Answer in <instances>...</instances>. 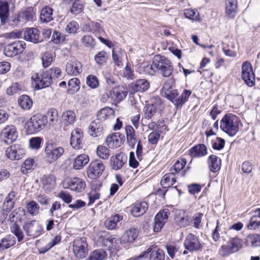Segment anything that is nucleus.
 <instances>
[{
  "instance_id": "obj_38",
  "label": "nucleus",
  "mask_w": 260,
  "mask_h": 260,
  "mask_svg": "<svg viewBox=\"0 0 260 260\" xmlns=\"http://www.w3.org/2000/svg\"><path fill=\"white\" fill-rule=\"evenodd\" d=\"M21 21L23 23L27 21H32L35 15V12L32 7H28L25 10L19 12Z\"/></svg>"
},
{
  "instance_id": "obj_41",
  "label": "nucleus",
  "mask_w": 260,
  "mask_h": 260,
  "mask_svg": "<svg viewBox=\"0 0 260 260\" xmlns=\"http://www.w3.org/2000/svg\"><path fill=\"white\" fill-rule=\"evenodd\" d=\"M89 157L87 155L80 154L76 157L73 164V168L76 170L81 169L89 162Z\"/></svg>"
},
{
  "instance_id": "obj_4",
  "label": "nucleus",
  "mask_w": 260,
  "mask_h": 260,
  "mask_svg": "<svg viewBox=\"0 0 260 260\" xmlns=\"http://www.w3.org/2000/svg\"><path fill=\"white\" fill-rule=\"evenodd\" d=\"M45 153L48 161L52 162L63 154L64 149L62 147H57L52 140H49L46 143Z\"/></svg>"
},
{
  "instance_id": "obj_52",
  "label": "nucleus",
  "mask_w": 260,
  "mask_h": 260,
  "mask_svg": "<svg viewBox=\"0 0 260 260\" xmlns=\"http://www.w3.org/2000/svg\"><path fill=\"white\" fill-rule=\"evenodd\" d=\"M25 210L21 208H19L14 210L9 215V218L11 222H16L15 219L16 220H20L21 216L25 215Z\"/></svg>"
},
{
  "instance_id": "obj_48",
  "label": "nucleus",
  "mask_w": 260,
  "mask_h": 260,
  "mask_svg": "<svg viewBox=\"0 0 260 260\" xmlns=\"http://www.w3.org/2000/svg\"><path fill=\"white\" fill-rule=\"evenodd\" d=\"M246 228L250 230H255L260 228V219L257 215V213L251 217Z\"/></svg>"
},
{
  "instance_id": "obj_22",
  "label": "nucleus",
  "mask_w": 260,
  "mask_h": 260,
  "mask_svg": "<svg viewBox=\"0 0 260 260\" xmlns=\"http://www.w3.org/2000/svg\"><path fill=\"white\" fill-rule=\"evenodd\" d=\"M24 39L26 41L34 44L40 43L43 41L39 30L35 27L29 28L25 31Z\"/></svg>"
},
{
  "instance_id": "obj_3",
  "label": "nucleus",
  "mask_w": 260,
  "mask_h": 260,
  "mask_svg": "<svg viewBox=\"0 0 260 260\" xmlns=\"http://www.w3.org/2000/svg\"><path fill=\"white\" fill-rule=\"evenodd\" d=\"M47 122L46 117L37 114L32 116L25 124V129L29 134L37 133L44 128Z\"/></svg>"
},
{
  "instance_id": "obj_55",
  "label": "nucleus",
  "mask_w": 260,
  "mask_h": 260,
  "mask_svg": "<svg viewBox=\"0 0 260 260\" xmlns=\"http://www.w3.org/2000/svg\"><path fill=\"white\" fill-rule=\"evenodd\" d=\"M108 55L106 51H101L94 56V60L98 64L101 65L106 62Z\"/></svg>"
},
{
  "instance_id": "obj_6",
  "label": "nucleus",
  "mask_w": 260,
  "mask_h": 260,
  "mask_svg": "<svg viewBox=\"0 0 260 260\" xmlns=\"http://www.w3.org/2000/svg\"><path fill=\"white\" fill-rule=\"evenodd\" d=\"M62 187L77 192H82L86 186L85 182L78 177H67L62 182Z\"/></svg>"
},
{
  "instance_id": "obj_61",
  "label": "nucleus",
  "mask_w": 260,
  "mask_h": 260,
  "mask_svg": "<svg viewBox=\"0 0 260 260\" xmlns=\"http://www.w3.org/2000/svg\"><path fill=\"white\" fill-rule=\"evenodd\" d=\"M86 84L90 88L94 89L99 86V82L95 76L90 75L86 78Z\"/></svg>"
},
{
  "instance_id": "obj_19",
  "label": "nucleus",
  "mask_w": 260,
  "mask_h": 260,
  "mask_svg": "<svg viewBox=\"0 0 260 260\" xmlns=\"http://www.w3.org/2000/svg\"><path fill=\"white\" fill-rule=\"evenodd\" d=\"M127 94V89L123 86L115 87L109 91L110 102H119L123 100Z\"/></svg>"
},
{
  "instance_id": "obj_45",
  "label": "nucleus",
  "mask_w": 260,
  "mask_h": 260,
  "mask_svg": "<svg viewBox=\"0 0 260 260\" xmlns=\"http://www.w3.org/2000/svg\"><path fill=\"white\" fill-rule=\"evenodd\" d=\"M125 55V52L120 48H114L112 50V58L118 66H122V59Z\"/></svg>"
},
{
  "instance_id": "obj_59",
  "label": "nucleus",
  "mask_w": 260,
  "mask_h": 260,
  "mask_svg": "<svg viewBox=\"0 0 260 260\" xmlns=\"http://www.w3.org/2000/svg\"><path fill=\"white\" fill-rule=\"evenodd\" d=\"M87 26L89 28V30L93 32L101 34L104 31L101 24L97 22L90 21L88 23Z\"/></svg>"
},
{
  "instance_id": "obj_40",
  "label": "nucleus",
  "mask_w": 260,
  "mask_h": 260,
  "mask_svg": "<svg viewBox=\"0 0 260 260\" xmlns=\"http://www.w3.org/2000/svg\"><path fill=\"white\" fill-rule=\"evenodd\" d=\"M191 93V91L186 89L184 90L181 94L179 95L178 99L175 100L174 102V105L176 108L177 109L181 108L187 101Z\"/></svg>"
},
{
  "instance_id": "obj_54",
  "label": "nucleus",
  "mask_w": 260,
  "mask_h": 260,
  "mask_svg": "<svg viewBox=\"0 0 260 260\" xmlns=\"http://www.w3.org/2000/svg\"><path fill=\"white\" fill-rule=\"evenodd\" d=\"M83 8L84 5L83 2L80 0L75 1L72 5L71 12L75 15H78L82 12Z\"/></svg>"
},
{
  "instance_id": "obj_25",
  "label": "nucleus",
  "mask_w": 260,
  "mask_h": 260,
  "mask_svg": "<svg viewBox=\"0 0 260 260\" xmlns=\"http://www.w3.org/2000/svg\"><path fill=\"white\" fill-rule=\"evenodd\" d=\"M119 240L116 238H106L105 237L100 235L96 239V244L99 247L106 246L109 248H116V243H119Z\"/></svg>"
},
{
  "instance_id": "obj_47",
  "label": "nucleus",
  "mask_w": 260,
  "mask_h": 260,
  "mask_svg": "<svg viewBox=\"0 0 260 260\" xmlns=\"http://www.w3.org/2000/svg\"><path fill=\"white\" fill-rule=\"evenodd\" d=\"M20 106L23 109L29 110L32 105V101L30 98L26 95H22L18 100Z\"/></svg>"
},
{
  "instance_id": "obj_1",
  "label": "nucleus",
  "mask_w": 260,
  "mask_h": 260,
  "mask_svg": "<svg viewBox=\"0 0 260 260\" xmlns=\"http://www.w3.org/2000/svg\"><path fill=\"white\" fill-rule=\"evenodd\" d=\"M145 70L149 75L159 72L162 76L167 77L172 74L173 68L171 62L168 58L164 56L157 55L154 57L152 64L147 66Z\"/></svg>"
},
{
  "instance_id": "obj_51",
  "label": "nucleus",
  "mask_w": 260,
  "mask_h": 260,
  "mask_svg": "<svg viewBox=\"0 0 260 260\" xmlns=\"http://www.w3.org/2000/svg\"><path fill=\"white\" fill-rule=\"evenodd\" d=\"M80 80L77 78L70 79L68 82L69 92L72 94L77 92L80 89Z\"/></svg>"
},
{
  "instance_id": "obj_12",
  "label": "nucleus",
  "mask_w": 260,
  "mask_h": 260,
  "mask_svg": "<svg viewBox=\"0 0 260 260\" xmlns=\"http://www.w3.org/2000/svg\"><path fill=\"white\" fill-rule=\"evenodd\" d=\"M242 78L249 87L255 83V76L251 64L248 61H244L242 65Z\"/></svg>"
},
{
  "instance_id": "obj_8",
  "label": "nucleus",
  "mask_w": 260,
  "mask_h": 260,
  "mask_svg": "<svg viewBox=\"0 0 260 260\" xmlns=\"http://www.w3.org/2000/svg\"><path fill=\"white\" fill-rule=\"evenodd\" d=\"M73 251L77 257L83 258L86 256L88 253V248L85 237H77L74 240Z\"/></svg>"
},
{
  "instance_id": "obj_15",
  "label": "nucleus",
  "mask_w": 260,
  "mask_h": 260,
  "mask_svg": "<svg viewBox=\"0 0 260 260\" xmlns=\"http://www.w3.org/2000/svg\"><path fill=\"white\" fill-rule=\"evenodd\" d=\"M23 229L27 235L32 237H37L42 234L43 227L35 220L25 222Z\"/></svg>"
},
{
  "instance_id": "obj_28",
  "label": "nucleus",
  "mask_w": 260,
  "mask_h": 260,
  "mask_svg": "<svg viewBox=\"0 0 260 260\" xmlns=\"http://www.w3.org/2000/svg\"><path fill=\"white\" fill-rule=\"evenodd\" d=\"M148 209V205L145 202L135 203L131 210L132 215L135 217H139L144 214Z\"/></svg>"
},
{
  "instance_id": "obj_23",
  "label": "nucleus",
  "mask_w": 260,
  "mask_h": 260,
  "mask_svg": "<svg viewBox=\"0 0 260 260\" xmlns=\"http://www.w3.org/2000/svg\"><path fill=\"white\" fill-rule=\"evenodd\" d=\"M124 136L119 133H115L109 135L106 139V143L109 147L115 148L119 147L123 143Z\"/></svg>"
},
{
  "instance_id": "obj_57",
  "label": "nucleus",
  "mask_w": 260,
  "mask_h": 260,
  "mask_svg": "<svg viewBox=\"0 0 260 260\" xmlns=\"http://www.w3.org/2000/svg\"><path fill=\"white\" fill-rule=\"evenodd\" d=\"M96 154L100 158L103 159H108L110 155L109 149L102 145H100L97 147Z\"/></svg>"
},
{
  "instance_id": "obj_39",
  "label": "nucleus",
  "mask_w": 260,
  "mask_h": 260,
  "mask_svg": "<svg viewBox=\"0 0 260 260\" xmlns=\"http://www.w3.org/2000/svg\"><path fill=\"white\" fill-rule=\"evenodd\" d=\"M210 170L212 172H217L220 169L221 159L215 155H211L208 158Z\"/></svg>"
},
{
  "instance_id": "obj_7",
  "label": "nucleus",
  "mask_w": 260,
  "mask_h": 260,
  "mask_svg": "<svg viewBox=\"0 0 260 260\" xmlns=\"http://www.w3.org/2000/svg\"><path fill=\"white\" fill-rule=\"evenodd\" d=\"M31 80L35 83V88L37 89L48 87L52 83L50 75L46 71L34 74L31 76Z\"/></svg>"
},
{
  "instance_id": "obj_35",
  "label": "nucleus",
  "mask_w": 260,
  "mask_h": 260,
  "mask_svg": "<svg viewBox=\"0 0 260 260\" xmlns=\"http://www.w3.org/2000/svg\"><path fill=\"white\" fill-rule=\"evenodd\" d=\"M16 243L15 238L11 235H8L0 240V252L9 248Z\"/></svg>"
},
{
  "instance_id": "obj_50",
  "label": "nucleus",
  "mask_w": 260,
  "mask_h": 260,
  "mask_svg": "<svg viewBox=\"0 0 260 260\" xmlns=\"http://www.w3.org/2000/svg\"><path fill=\"white\" fill-rule=\"evenodd\" d=\"M34 160L31 158H27L22 165L21 172L24 174H27L34 169Z\"/></svg>"
},
{
  "instance_id": "obj_43",
  "label": "nucleus",
  "mask_w": 260,
  "mask_h": 260,
  "mask_svg": "<svg viewBox=\"0 0 260 260\" xmlns=\"http://www.w3.org/2000/svg\"><path fill=\"white\" fill-rule=\"evenodd\" d=\"M40 20L42 22L48 23L53 20V9L49 6L44 7L41 12Z\"/></svg>"
},
{
  "instance_id": "obj_9",
  "label": "nucleus",
  "mask_w": 260,
  "mask_h": 260,
  "mask_svg": "<svg viewBox=\"0 0 260 260\" xmlns=\"http://www.w3.org/2000/svg\"><path fill=\"white\" fill-rule=\"evenodd\" d=\"M25 47L26 44L24 42H14L5 47L4 53L7 57H13L22 53Z\"/></svg>"
},
{
  "instance_id": "obj_10",
  "label": "nucleus",
  "mask_w": 260,
  "mask_h": 260,
  "mask_svg": "<svg viewBox=\"0 0 260 260\" xmlns=\"http://www.w3.org/2000/svg\"><path fill=\"white\" fill-rule=\"evenodd\" d=\"M6 155L11 160H19L24 156L25 151L23 146L19 144L12 145L7 148Z\"/></svg>"
},
{
  "instance_id": "obj_13",
  "label": "nucleus",
  "mask_w": 260,
  "mask_h": 260,
  "mask_svg": "<svg viewBox=\"0 0 260 260\" xmlns=\"http://www.w3.org/2000/svg\"><path fill=\"white\" fill-rule=\"evenodd\" d=\"M105 170V166L103 162L99 159H96L90 162L87 169L88 177L92 179L99 178Z\"/></svg>"
},
{
  "instance_id": "obj_46",
  "label": "nucleus",
  "mask_w": 260,
  "mask_h": 260,
  "mask_svg": "<svg viewBox=\"0 0 260 260\" xmlns=\"http://www.w3.org/2000/svg\"><path fill=\"white\" fill-rule=\"evenodd\" d=\"M62 116L63 121L66 123V126L68 125H72L76 119L75 113L74 111L71 110H68L64 112Z\"/></svg>"
},
{
  "instance_id": "obj_29",
  "label": "nucleus",
  "mask_w": 260,
  "mask_h": 260,
  "mask_svg": "<svg viewBox=\"0 0 260 260\" xmlns=\"http://www.w3.org/2000/svg\"><path fill=\"white\" fill-rule=\"evenodd\" d=\"M138 235V230L135 228H131L123 234L121 238V242L132 243L137 238Z\"/></svg>"
},
{
  "instance_id": "obj_20",
  "label": "nucleus",
  "mask_w": 260,
  "mask_h": 260,
  "mask_svg": "<svg viewBox=\"0 0 260 260\" xmlns=\"http://www.w3.org/2000/svg\"><path fill=\"white\" fill-rule=\"evenodd\" d=\"M66 72L68 75L76 76L82 72L81 62L76 59L69 60L66 66Z\"/></svg>"
},
{
  "instance_id": "obj_37",
  "label": "nucleus",
  "mask_w": 260,
  "mask_h": 260,
  "mask_svg": "<svg viewBox=\"0 0 260 260\" xmlns=\"http://www.w3.org/2000/svg\"><path fill=\"white\" fill-rule=\"evenodd\" d=\"M148 127L150 129L158 132L159 133H162L168 131L167 127L162 119H160L156 122L154 121L150 122L148 124Z\"/></svg>"
},
{
  "instance_id": "obj_32",
  "label": "nucleus",
  "mask_w": 260,
  "mask_h": 260,
  "mask_svg": "<svg viewBox=\"0 0 260 260\" xmlns=\"http://www.w3.org/2000/svg\"><path fill=\"white\" fill-rule=\"evenodd\" d=\"M225 5L226 15L230 18H234L237 14V1L226 0Z\"/></svg>"
},
{
  "instance_id": "obj_31",
  "label": "nucleus",
  "mask_w": 260,
  "mask_h": 260,
  "mask_svg": "<svg viewBox=\"0 0 260 260\" xmlns=\"http://www.w3.org/2000/svg\"><path fill=\"white\" fill-rule=\"evenodd\" d=\"M9 16V6L8 1L0 0V19L2 24H5Z\"/></svg>"
},
{
  "instance_id": "obj_49",
  "label": "nucleus",
  "mask_w": 260,
  "mask_h": 260,
  "mask_svg": "<svg viewBox=\"0 0 260 260\" xmlns=\"http://www.w3.org/2000/svg\"><path fill=\"white\" fill-rule=\"evenodd\" d=\"M107 254L105 250L102 249L95 250L91 253L89 256L86 260H103Z\"/></svg>"
},
{
  "instance_id": "obj_60",
  "label": "nucleus",
  "mask_w": 260,
  "mask_h": 260,
  "mask_svg": "<svg viewBox=\"0 0 260 260\" xmlns=\"http://www.w3.org/2000/svg\"><path fill=\"white\" fill-rule=\"evenodd\" d=\"M186 161L185 158H182L180 160H177L171 169V172H174V174L178 173L185 166Z\"/></svg>"
},
{
  "instance_id": "obj_64",
  "label": "nucleus",
  "mask_w": 260,
  "mask_h": 260,
  "mask_svg": "<svg viewBox=\"0 0 260 260\" xmlns=\"http://www.w3.org/2000/svg\"><path fill=\"white\" fill-rule=\"evenodd\" d=\"M184 15L186 17L193 20H197L199 17V12L196 10L190 9L185 10Z\"/></svg>"
},
{
  "instance_id": "obj_18",
  "label": "nucleus",
  "mask_w": 260,
  "mask_h": 260,
  "mask_svg": "<svg viewBox=\"0 0 260 260\" xmlns=\"http://www.w3.org/2000/svg\"><path fill=\"white\" fill-rule=\"evenodd\" d=\"M150 103L145 107V117L147 119L151 118L156 113V111L160 108L161 106V99L158 96L153 97Z\"/></svg>"
},
{
  "instance_id": "obj_17",
  "label": "nucleus",
  "mask_w": 260,
  "mask_h": 260,
  "mask_svg": "<svg viewBox=\"0 0 260 260\" xmlns=\"http://www.w3.org/2000/svg\"><path fill=\"white\" fill-rule=\"evenodd\" d=\"M83 132L81 129L77 128L71 134L70 144L73 148L79 150L83 146Z\"/></svg>"
},
{
  "instance_id": "obj_42",
  "label": "nucleus",
  "mask_w": 260,
  "mask_h": 260,
  "mask_svg": "<svg viewBox=\"0 0 260 260\" xmlns=\"http://www.w3.org/2000/svg\"><path fill=\"white\" fill-rule=\"evenodd\" d=\"M122 216L116 214L108 218L105 222V225L108 230H114L116 228L118 222L122 220Z\"/></svg>"
},
{
  "instance_id": "obj_34",
  "label": "nucleus",
  "mask_w": 260,
  "mask_h": 260,
  "mask_svg": "<svg viewBox=\"0 0 260 260\" xmlns=\"http://www.w3.org/2000/svg\"><path fill=\"white\" fill-rule=\"evenodd\" d=\"M114 114V111L113 109L106 107L98 111L96 115L97 118L96 119L103 122L107 119L113 116Z\"/></svg>"
},
{
  "instance_id": "obj_5",
  "label": "nucleus",
  "mask_w": 260,
  "mask_h": 260,
  "mask_svg": "<svg viewBox=\"0 0 260 260\" xmlns=\"http://www.w3.org/2000/svg\"><path fill=\"white\" fill-rule=\"evenodd\" d=\"M242 247V241L238 237L232 238L226 245H222L219 253L222 256H225L231 253L239 251Z\"/></svg>"
},
{
  "instance_id": "obj_44",
  "label": "nucleus",
  "mask_w": 260,
  "mask_h": 260,
  "mask_svg": "<svg viewBox=\"0 0 260 260\" xmlns=\"http://www.w3.org/2000/svg\"><path fill=\"white\" fill-rule=\"evenodd\" d=\"M42 182L43 188L45 190H50L53 188L55 184V177L53 175H44Z\"/></svg>"
},
{
  "instance_id": "obj_14",
  "label": "nucleus",
  "mask_w": 260,
  "mask_h": 260,
  "mask_svg": "<svg viewBox=\"0 0 260 260\" xmlns=\"http://www.w3.org/2000/svg\"><path fill=\"white\" fill-rule=\"evenodd\" d=\"M184 246L186 249L191 252L201 250L202 246L199 238L193 234H189L184 241Z\"/></svg>"
},
{
  "instance_id": "obj_62",
  "label": "nucleus",
  "mask_w": 260,
  "mask_h": 260,
  "mask_svg": "<svg viewBox=\"0 0 260 260\" xmlns=\"http://www.w3.org/2000/svg\"><path fill=\"white\" fill-rule=\"evenodd\" d=\"M10 25L16 26L20 23H23L21 21V18L20 17L19 13L18 14H15L11 16L9 18H8L7 21Z\"/></svg>"
},
{
  "instance_id": "obj_53",
  "label": "nucleus",
  "mask_w": 260,
  "mask_h": 260,
  "mask_svg": "<svg viewBox=\"0 0 260 260\" xmlns=\"http://www.w3.org/2000/svg\"><path fill=\"white\" fill-rule=\"evenodd\" d=\"M26 207L28 212L32 215H36L39 212V206L35 201L29 202L26 204Z\"/></svg>"
},
{
  "instance_id": "obj_30",
  "label": "nucleus",
  "mask_w": 260,
  "mask_h": 260,
  "mask_svg": "<svg viewBox=\"0 0 260 260\" xmlns=\"http://www.w3.org/2000/svg\"><path fill=\"white\" fill-rule=\"evenodd\" d=\"M150 253L149 260H164L165 253L161 249L156 250H152L150 248H149L147 251H145L143 254H141L138 256V258H141L145 256V255Z\"/></svg>"
},
{
  "instance_id": "obj_56",
  "label": "nucleus",
  "mask_w": 260,
  "mask_h": 260,
  "mask_svg": "<svg viewBox=\"0 0 260 260\" xmlns=\"http://www.w3.org/2000/svg\"><path fill=\"white\" fill-rule=\"evenodd\" d=\"M125 131L127 136V141L132 144L136 143L135 131L131 125H127L125 126Z\"/></svg>"
},
{
  "instance_id": "obj_36",
  "label": "nucleus",
  "mask_w": 260,
  "mask_h": 260,
  "mask_svg": "<svg viewBox=\"0 0 260 260\" xmlns=\"http://www.w3.org/2000/svg\"><path fill=\"white\" fill-rule=\"evenodd\" d=\"M176 181L174 172L166 174L162 178L160 183L163 188H166L172 186Z\"/></svg>"
},
{
  "instance_id": "obj_16",
  "label": "nucleus",
  "mask_w": 260,
  "mask_h": 260,
  "mask_svg": "<svg viewBox=\"0 0 260 260\" xmlns=\"http://www.w3.org/2000/svg\"><path fill=\"white\" fill-rule=\"evenodd\" d=\"M169 214L170 211L167 208L160 210L156 214L153 223V230L155 232L160 231L167 222Z\"/></svg>"
},
{
  "instance_id": "obj_33",
  "label": "nucleus",
  "mask_w": 260,
  "mask_h": 260,
  "mask_svg": "<svg viewBox=\"0 0 260 260\" xmlns=\"http://www.w3.org/2000/svg\"><path fill=\"white\" fill-rule=\"evenodd\" d=\"M245 244L251 248L260 247V234H251L245 238Z\"/></svg>"
},
{
  "instance_id": "obj_21",
  "label": "nucleus",
  "mask_w": 260,
  "mask_h": 260,
  "mask_svg": "<svg viewBox=\"0 0 260 260\" xmlns=\"http://www.w3.org/2000/svg\"><path fill=\"white\" fill-rule=\"evenodd\" d=\"M150 87L149 82L145 79L137 80L129 85V89L132 92H144L147 91Z\"/></svg>"
},
{
  "instance_id": "obj_58",
  "label": "nucleus",
  "mask_w": 260,
  "mask_h": 260,
  "mask_svg": "<svg viewBox=\"0 0 260 260\" xmlns=\"http://www.w3.org/2000/svg\"><path fill=\"white\" fill-rule=\"evenodd\" d=\"M45 117L49 119L50 123L55 124L58 121V111L55 109L51 108L48 110L47 113V116Z\"/></svg>"
},
{
  "instance_id": "obj_11",
  "label": "nucleus",
  "mask_w": 260,
  "mask_h": 260,
  "mask_svg": "<svg viewBox=\"0 0 260 260\" xmlns=\"http://www.w3.org/2000/svg\"><path fill=\"white\" fill-rule=\"evenodd\" d=\"M0 136L5 143L11 144L16 140L18 133L15 126L8 125L3 128Z\"/></svg>"
},
{
  "instance_id": "obj_2",
  "label": "nucleus",
  "mask_w": 260,
  "mask_h": 260,
  "mask_svg": "<svg viewBox=\"0 0 260 260\" xmlns=\"http://www.w3.org/2000/svg\"><path fill=\"white\" fill-rule=\"evenodd\" d=\"M241 125L239 117L231 113L224 115L220 122L221 129L231 137L236 135Z\"/></svg>"
},
{
  "instance_id": "obj_26",
  "label": "nucleus",
  "mask_w": 260,
  "mask_h": 260,
  "mask_svg": "<svg viewBox=\"0 0 260 260\" xmlns=\"http://www.w3.org/2000/svg\"><path fill=\"white\" fill-rule=\"evenodd\" d=\"M207 153L206 146L202 144L196 145L189 150V155L192 157H202Z\"/></svg>"
},
{
  "instance_id": "obj_63",
  "label": "nucleus",
  "mask_w": 260,
  "mask_h": 260,
  "mask_svg": "<svg viewBox=\"0 0 260 260\" xmlns=\"http://www.w3.org/2000/svg\"><path fill=\"white\" fill-rule=\"evenodd\" d=\"M42 61L43 67H49L53 61L52 55L49 52H45L42 56Z\"/></svg>"
},
{
  "instance_id": "obj_24",
  "label": "nucleus",
  "mask_w": 260,
  "mask_h": 260,
  "mask_svg": "<svg viewBox=\"0 0 260 260\" xmlns=\"http://www.w3.org/2000/svg\"><path fill=\"white\" fill-rule=\"evenodd\" d=\"M104 129L103 122L95 119L92 121L88 127V133L93 137H97L102 135Z\"/></svg>"
},
{
  "instance_id": "obj_27",
  "label": "nucleus",
  "mask_w": 260,
  "mask_h": 260,
  "mask_svg": "<svg viewBox=\"0 0 260 260\" xmlns=\"http://www.w3.org/2000/svg\"><path fill=\"white\" fill-rule=\"evenodd\" d=\"M126 159V156L122 153H118L115 156H112L110 159L112 168L115 170L121 169Z\"/></svg>"
}]
</instances>
